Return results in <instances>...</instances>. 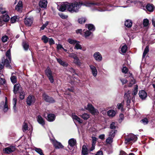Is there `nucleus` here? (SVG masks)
<instances>
[{
	"label": "nucleus",
	"instance_id": "f257e3e1",
	"mask_svg": "<svg viewBox=\"0 0 155 155\" xmlns=\"http://www.w3.org/2000/svg\"><path fill=\"white\" fill-rule=\"evenodd\" d=\"M83 5L87 7H90L93 11L97 10L103 12L106 10L103 9L100 7L101 5H105V4L103 2H86L83 3L82 2H75L72 3H69L68 11L72 13L78 12L81 6Z\"/></svg>",
	"mask_w": 155,
	"mask_h": 155
},
{
	"label": "nucleus",
	"instance_id": "f03ea898",
	"mask_svg": "<svg viewBox=\"0 0 155 155\" xmlns=\"http://www.w3.org/2000/svg\"><path fill=\"white\" fill-rule=\"evenodd\" d=\"M137 140V137L133 134H129L125 137V143L126 144H129L134 142Z\"/></svg>",
	"mask_w": 155,
	"mask_h": 155
},
{
	"label": "nucleus",
	"instance_id": "7ed1b4c3",
	"mask_svg": "<svg viewBox=\"0 0 155 155\" xmlns=\"http://www.w3.org/2000/svg\"><path fill=\"white\" fill-rule=\"evenodd\" d=\"M45 73L51 83H53L54 81L53 73L49 68H47L45 71Z\"/></svg>",
	"mask_w": 155,
	"mask_h": 155
},
{
	"label": "nucleus",
	"instance_id": "20e7f679",
	"mask_svg": "<svg viewBox=\"0 0 155 155\" xmlns=\"http://www.w3.org/2000/svg\"><path fill=\"white\" fill-rule=\"evenodd\" d=\"M85 108L89 110L93 114L97 115L99 113L98 110L94 108L93 106L90 104H88L87 107H85Z\"/></svg>",
	"mask_w": 155,
	"mask_h": 155
},
{
	"label": "nucleus",
	"instance_id": "39448f33",
	"mask_svg": "<svg viewBox=\"0 0 155 155\" xmlns=\"http://www.w3.org/2000/svg\"><path fill=\"white\" fill-rule=\"evenodd\" d=\"M5 103L4 101H2L0 103V109L3 110L5 112H7L8 110V108L7 105V97H5Z\"/></svg>",
	"mask_w": 155,
	"mask_h": 155
},
{
	"label": "nucleus",
	"instance_id": "423d86ee",
	"mask_svg": "<svg viewBox=\"0 0 155 155\" xmlns=\"http://www.w3.org/2000/svg\"><path fill=\"white\" fill-rule=\"evenodd\" d=\"M36 100L35 97L33 95H29L27 98L26 102L28 106H31L32 104H34Z\"/></svg>",
	"mask_w": 155,
	"mask_h": 155
},
{
	"label": "nucleus",
	"instance_id": "0eeeda50",
	"mask_svg": "<svg viewBox=\"0 0 155 155\" xmlns=\"http://www.w3.org/2000/svg\"><path fill=\"white\" fill-rule=\"evenodd\" d=\"M15 150V146H10L3 149V152L5 154H10L14 152Z\"/></svg>",
	"mask_w": 155,
	"mask_h": 155
},
{
	"label": "nucleus",
	"instance_id": "6e6552de",
	"mask_svg": "<svg viewBox=\"0 0 155 155\" xmlns=\"http://www.w3.org/2000/svg\"><path fill=\"white\" fill-rule=\"evenodd\" d=\"M69 3L67 2L62 4L58 6V8L60 11L63 12L66 9L68 11Z\"/></svg>",
	"mask_w": 155,
	"mask_h": 155
},
{
	"label": "nucleus",
	"instance_id": "1a4fd4ad",
	"mask_svg": "<svg viewBox=\"0 0 155 155\" xmlns=\"http://www.w3.org/2000/svg\"><path fill=\"white\" fill-rule=\"evenodd\" d=\"M51 141L54 147L56 149H58L63 148L64 146L60 142H58L54 140H52Z\"/></svg>",
	"mask_w": 155,
	"mask_h": 155
},
{
	"label": "nucleus",
	"instance_id": "9d476101",
	"mask_svg": "<svg viewBox=\"0 0 155 155\" xmlns=\"http://www.w3.org/2000/svg\"><path fill=\"white\" fill-rule=\"evenodd\" d=\"M42 97L43 99L47 102L53 103L55 102L54 100L52 98L49 97L45 93H44L43 94Z\"/></svg>",
	"mask_w": 155,
	"mask_h": 155
},
{
	"label": "nucleus",
	"instance_id": "9b49d317",
	"mask_svg": "<svg viewBox=\"0 0 155 155\" xmlns=\"http://www.w3.org/2000/svg\"><path fill=\"white\" fill-rule=\"evenodd\" d=\"M42 97L43 99L47 102L53 103L55 102L54 100L52 98L49 97L45 93H44L43 94Z\"/></svg>",
	"mask_w": 155,
	"mask_h": 155
},
{
	"label": "nucleus",
	"instance_id": "f8f14e48",
	"mask_svg": "<svg viewBox=\"0 0 155 155\" xmlns=\"http://www.w3.org/2000/svg\"><path fill=\"white\" fill-rule=\"evenodd\" d=\"M42 97L43 99L47 102L53 103L55 102L54 100L52 98L49 97L45 93H44L43 94Z\"/></svg>",
	"mask_w": 155,
	"mask_h": 155
},
{
	"label": "nucleus",
	"instance_id": "ddd939ff",
	"mask_svg": "<svg viewBox=\"0 0 155 155\" xmlns=\"http://www.w3.org/2000/svg\"><path fill=\"white\" fill-rule=\"evenodd\" d=\"M42 97L43 99L47 102L53 103L55 102L54 100L52 98L49 97L45 93H44L43 94Z\"/></svg>",
	"mask_w": 155,
	"mask_h": 155
},
{
	"label": "nucleus",
	"instance_id": "4468645a",
	"mask_svg": "<svg viewBox=\"0 0 155 155\" xmlns=\"http://www.w3.org/2000/svg\"><path fill=\"white\" fill-rule=\"evenodd\" d=\"M42 97L43 99L47 102L53 103L55 102L54 100L52 98L49 97L45 93H44L43 94Z\"/></svg>",
	"mask_w": 155,
	"mask_h": 155
},
{
	"label": "nucleus",
	"instance_id": "2eb2a0df",
	"mask_svg": "<svg viewBox=\"0 0 155 155\" xmlns=\"http://www.w3.org/2000/svg\"><path fill=\"white\" fill-rule=\"evenodd\" d=\"M89 67L92 75L95 77L97 74V71L96 67L92 64L89 65Z\"/></svg>",
	"mask_w": 155,
	"mask_h": 155
},
{
	"label": "nucleus",
	"instance_id": "dca6fc26",
	"mask_svg": "<svg viewBox=\"0 0 155 155\" xmlns=\"http://www.w3.org/2000/svg\"><path fill=\"white\" fill-rule=\"evenodd\" d=\"M76 143V140L74 138H71L69 139L68 141V148L70 150H71L73 147L75 146Z\"/></svg>",
	"mask_w": 155,
	"mask_h": 155
},
{
	"label": "nucleus",
	"instance_id": "f3484780",
	"mask_svg": "<svg viewBox=\"0 0 155 155\" xmlns=\"http://www.w3.org/2000/svg\"><path fill=\"white\" fill-rule=\"evenodd\" d=\"M93 56L94 59L97 61H100L102 60V55L98 52H95Z\"/></svg>",
	"mask_w": 155,
	"mask_h": 155
},
{
	"label": "nucleus",
	"instance_id": "a211bd4d",
	"mask_svg": "<svg viewBox=\"0 0 155 155\" xmlns=\"http://www.w3.org/2000/svg\"><path fill=\"white\" fill-rule=\"evenodd\" d=\"M88 146L87 145H84L82 147V155H87L88 154V152L89 151L88 149Z\"/></svg>",
	"mask_w": 155,
	"mask_h": 155
},
{
	"label": "nucleus",
	"instance_id": "6ab92c4d",
	"mask_svg": "<svg viewBox=\"0 0 155 155\" xmlns=\"http://www.w3.org/2000/svg\"><path fill=\"white\" fill-rule=\"evenodd\" d=\"M72 117L74 122H78L80 124L83 123L82 120L78 117L75 114L72 113Z\"/></svg>",
	"mask_w": 155,
	"mask_h": 155
},
{
	"label": "nucleus",
	"instance_id": "aec40b11",
	"mask_svg": "<svg viewBox=\"0 0 155 155\" xmlns=\"http://www.w3.org/2000/svg\"><path fill=\"white\" fill-rule=\"evenodd\" d=\"M130 94V91H128L127 93H125L124 95V98L126 101L127 105H129L130 102L131 97H130L129 95Z\"/></svg>",
	"mask_w": 155,
	"mask_h": 155
},
{
	"label": "nucleus",
	"instance_id": "412c9836",
	"mask_svg": "<svg viewBox=\"0 0 155 155\" xmlns=\"http://www.w3.org/2000/svg\"><path fill=\"white\" fill-rule=\"evenodd\" d=\"M48 2L47 0H40L39 7L41 8H45L47 7Z\"/></svg>",
	"mask_w": 155,
	"mask_h": 155
},
{
	"label": "nucleus",
	"instance_id": "4be33fe9",
	"mask_svg": "<svg viewBox=\"0 0 155 155\" xmlns=\"http://www.w3.org/2000/svg\"><path fill=\"white\" fill-rule=\"evenodd\" d=\"M33 19L30 18H25V19L24 22L25 25L28 26H30L33 23Z\"/></svg>",
	"mask_w": 155,
	"mask_h": 155
},
{
	"label": "nucleus",
	"instance_id": "5701e85b",
	"mask_svg": "<svg viewBox=\"0 0 155 155\" xmlns=\"http://www.w3.org/2000/svg\"><path fill=\"white\" fill-rule=\"evenodd\" d=\"M3 23L4 22H7L9 20L10 18L8 15L5 14V15H2L0 17Z\"/></svg>",
	"mask_w": 155,
	"mask_h": 155
},
{
	"label": "nucleus",
	"instance_id": "b1692460",
	"mask_svg": "<svg viewBox=\"0 0 155 155\" xmlns=\"http://www.w3.org/2000/svg\"><path fill=\"white\" fill-rule=\"evenodd\" d=\"M140 97L142 99H145L147 97V94L144 90L140 91L139 93Z\"/></svg>",
	"mask_w": 155,
	"mask_h": 155
},
{
	"label": "nucleus",
	"instance_id": "393cba45",
	"mask_svg": "<svg viewBox=\"0 0 155 155\" xmlns=\"http://www.w3.org/2000/svg\"><path fill=\"white\" fill-rule=\"evenodd\" d=\"M107 114L109 117H113L115 115L116 111L114 110H110L107 111Z\"/></svg>",
	"mask_w": 155,
	"mask_h": 155
},
{
	"label": "nucleus",
	"instance_id": "a878e982",
	"mask_svg": "<svg viewBox=\"0 0 155 155\" xmlns=\"http://www.w3.org/2000/svg\"><path fill=\"white\" fill-rule=\"evenodd\" d=\"M129 74L130 75L129 77L130 80L128 86L131 87L133 84L135 83L136 81L135 79L133 78L132 74L129 73Z\"/></svg>",
	"mask_w": 155,
	"mask_h": 155
},
{
	"label": "nucleus",
	"instance_id": "bb28decb",
	"mask_svg": "<svg viewBox=\"0 0 155 155\" xmlns=\"http://www.w3.org/2000/svg\"><path fill=\"white\" fill-rule=\"evenodd\" d=\"M146 7L147 11L151 12H153L154 8V6L152 4H147Z\"/></svg>",
	"mask_w": 155,
	"mask_h": 155
},
{
	"label": "nucleus",
	"instance_id": "cd10ccee",
	"mask_svg": "<svg viewBox=\"0 0 155 155\" xmlns=\"http://www.w3.org/2000/svg\"><path fill=\"white\" fill-rule=\"evenodd\" d=\"M55 116L54 114H49L48 115L47 120L50 122L54 121L55 119Z\"/></svg>",
	"mask_w": 155,
	"mask_h": 155
},
{
	"label": "nucleus",
	"instance_id": "c85d7f7f",
	"mask_svg": "<svg viewBox=\"0 0 155 155\" xmlns=\"http://www.w3.org/2000/svg\"><path fill=\"white\" fill-rule=\"evenodd\" d=\"M20 87V85L19 84H16L14 86L13 92L15 94H17L18 91L19 90Z\"/></svg>",
	"mask_w": 155,
	"mask_h": 155
},
{
	"label": "nucleus",
	"instance_id": "c756f323",
	"mask_svg": "<svg viewBox=\"0 0 155 155\" xmlns=\"http://www.w3.org/2000/svg\"><path fill=\"white\" fill-rule=\"evenodd\" d=\"M132 24V21L130 20H127L125 22V25L128 28H130Z\"/></svg>",
	"mask_w": 155,
	"mask_h": 155
},
{
	"label": "nucleus",
	"instance_id": "7c9ffc66",
	"mask_svg": "<svg viewBox=\"0 0 155 155\" xmlns=\"http://www.w3.org/2000/svg\"><path fill=\"white\" fill-rule=\"evenodd\" d=\"M17 99L16 98H13L12 100V103L13 104V109L15 112H16L17 111V108L16 107V105L17 102Z\"/></svg>",
	"mask_w": 155,
	"mask_h": 155
},
{
	"label": "nucleus",
	"instance_id": "2f4dec72",
	"mask_svg": "<svg viewBox=\"0 0 155 155\" xmlns=\"http://www.w3.org/2000/svg\"><path fill=\"white\" fill-rule=\"evenodd\" d=\"M58 62L61 65L64 66L66 67L68 65V64L66 62L62 61L61 59L60 58H56Z\"/></svg>",
	"mask_w": 155,
	"mask_h": 155
},
{
	"label": "nucleus",
	"instance_id": "473e14b6",
	"mask_svg": "<svg viewBox=\"0 0 155 155\" xmlns=\"http://www.w3.org/2000/svg\"><path fill=\"white\" fill-rule=\"evenodd\" d=\"M121 51L122 54L125 53L127 51V45H121L120 47Z\"/></svg>",
	"mask_w": 155,
	"mask_h": 155
},
{
	"label": "nucleus",
	"instance_id": "72a5a7b5",
	"mask_svg": "<svg viewBox=\"0 0 155 155\" xmlns=\"http://www.w3.org/2000/svg\"><path fill=\"white\" fill-rule=\"evenodd\" d=\"M79 115L85 120H87L90 117L89 114L86 113H84L82 115Z\"/></svg>",
	"mask_w": 155,
	"mask_h": 155
},
{
	"label": "nucleus",
	"instance_id": "f704fd0d",
	"mask_svg": "<svg viewBox=\"0 0 155 155\" xmlns=\"http://www.w3.org/2000/svg\"><path fill=\"white\" fill-rule=\"evenodd\" d=\"M86 28H87L89 30L94 31L95 30V27L93 25L89 24L86 25Z\"/></svg>",
	"mask_w": 155,
	"mask_h": 155
},
{
	"label": "nucleus",
	"instance_id": "c9c22d12",
	"mask_svg": "<svg viewBox=\"0 0 155 155\" xmlns=\"http://www.w3.org/2000/svg\"><path fill=\"white\" fill-rule=\"evenodd\" d=\"M10 62L7 59H5L4 61V65H5L6 67L11 69V66L10 64Z\"/></svg>",
	"mask_w": 155,
	"mask_h": 155
},
{
	"label": "nucleus",
	"instance_id": "e433bc0d",
	"mask_svg": "<svg viewBox=\"0 0 155 155\" xmlns=\"http://www.w3.org/2000/svg\"><path fill=\"white\" fill-rule=\"evenodd\" d=\"M22 45L25 51H27L28 50L29 48V45L25 41H23L22 42Z\"/></svg>",
	"mask_w": 155,
	"mask_h": 155
},
{
	"label": "nucleus",
	"instance_id": "4c0bfd02",
	"mask_svg": "<svg viewBox=\"0 0 155 155\" xmlns=\"http://www.w3.org/2000/svg\"><path fill=\"white\" fill-rule=\"evenodd\" d=\"M74 62L75 64L79 66H81L82 64L80 60L77 56L74 59Z\"/></svg>",
	"mask_w": 155,
	"mask_h": 155
},
{
	"label": "nucleus",
	"instance_id": "58836bf2",
	"mask_svg": "<svg viewBox=\"0 0 155 155\" xmlns=\"http://www.w3.org/2000/svg\"><path fill=\"white\" fill-rule=\"evenodd\" d=\"M74 48L77 50H81L82 49L81 46L80 44V42L78 41L75 44Z\"/></svg>",
	"mask_w": 155,
	"mask_h": 155
},
{
	"label": "nucleus",
	"instance_id": "ea45409f",
	"mask_svg": "<svg viewBox=\"0 0 155 155\" xmlns=\"http://www.w3.org/2000/svg\"><path fill=\"white\" fill-rule=\"evenodd\" d=\"M18 16H15L12 17L10 19V21L12 23H14L16 22V21H18Z\"/></svg>",
	"mask_w": 155,
	"mask_h": 155
},
{
	"label": "nucleus",
	"instance_id": "a19ab883",
	"mask_svg": "<svg viewBox=\"0 0 155 155\" xmlns=\"http://www.w3.org/2000/svg\"><path fill=\"white\" fill-rule=\"evenodd\" d=\"M49 38L45 35H44L41 38V39L44 43H47L48 41Z\"/></svg>",
	"mask_w": 155,
	"mask_h": 155
},
{
	"label": "nucleus",
	"instance_id": "79ce46f5",
	"mask_svg": "<svg viewBox=\"0 0 155 155\" xmlns=\"http://www.w3.org/2000/svg\"><path fill=\"white\" fill-rule=\"evenodd\" d=\"M6 56L8 57L10 60L11 61V50L9 49L7 50L6 53Z\"/></svg>",
	"mask_w": 155,
	"mask_h": 155
},
{
	"label": "nucleus",
	"instance_id": "37998d69",
	"mask_svg": "<svg viewBox=\"0 0 155 155\" xmlns=\"http://www.w3.org/2000/svg\"><path fill=\"white\" fill-rule=\"evenodd\" d=\"M116 130H112L109 133V137L113 138L115 135Z\"/></svg>",
	"mask_w": 155,
	"mask_h": 155
},
{
	"label": "nucleus",
	"instance_id": "c03bdc74",
	"mask_svg": "<svg viewBox=\"0 0 155 155\" xmlns=\"http://www.w3.org/2000/svg\"><path fill=\"white\" fill-rule=\"evenodd\" d=\"M11 82L13 84H15L17 82V79L16 76H12L10 78Z\"/></svg>",
	"mask_w": 155,
	"mask_h": 155
},
{
	"label": "nucleus",
	"instance_id": "a18cd8bd",
	"mask_svg": "<svg viewBox=\"0 0 155 155\" xmlns=\"http://www.w3.org/2000/svg\"><path fill=\"white\" fill-rule=\"evenodd\" d=\"M67 53L69 54V57L72 58L74 59L76 58V57L77 56V55L74 53H70L68 52H67Z\"/></svg>",
	"mask_w": 155,
	"mask_h": 155
},
{
	"label": "nucleus",
	"instance_id": "49530a36",
	"mask_svg": "<svg viewBox=\"0 0 155 155\" xmlns=\"http://www.w3.org/2000/svg\"><path fill=\"white\" fill-rule=\"evenodd\" d=\"M83 32L84 33V36L86 38L90 35L91 34V32L88 30H84Z\"/></svg>",
	"mask_w": 155,
	"mask_h": 155
},
{
	"label": "nucleus",
	"instance_id": "de8ad7c7",
	"mask_svg": "<svg viewBox=\"0 0 155 155\" xmlns=\"http://www.w3.org/2000/svg\"><path fill=\"white\" fill-rule=\"evenodd\" d=\"M149 51V47L148 46H147L146 47V48H145L144 50V51L143 55V58H144L146 54Z\"/></svg>",
	"mask_w": 155,
	"mask_h": 155
},
{
	"label": "nucleus",
	"instance_id": "09e8293b",
	"mask_svg": "<svg viewBox=\"0 0 155 155\" xmlns=\"http://www.w3.org/2000/svg\"><path fill=\"white\" fill-rule=\"evenodd\" d=\"M68 41L71 44L75 45L78 41L69 38L68 40Z\"/></svg>",
	"mask_w": 155,
	"mask_h": 155
},
{
	"label": "nucleus",
	"instance_id": "8fccbe9b",
	"mask_svg": "<svg viewBox=\"0 0 155 155\" xmlns=\"http://www.w3.org/2000/svg\"><path fill=\"white\" fill-rule=\"evenodd\" d=\"M113 141V138L110 137H108L106 140V142L107 144H110L112 143Z\"/></svg>",
	"mask_w": 155,
	"mask_h": 155
},
{
	"label": "nucleus",
	"instance_id": "3c124183",
	"mask_svg": "<svg viewBox=\"0 0 155 155\" xmlns=\"http://www.w3.org/2000/svg\"><path fill=\"white\" fill-rule=\"evenodd\" d=\"M138 92V86L137 85L135 86V87L134 88L133 92L132 93V95L133 96L135 95Z\"/></svg>",
	"mask_w": 155,
	"mask_h": 155
},
{
	"label": "nucleus",
	"instance_id": "603ef678",
	"mask_svg": "<svg viewBox=\"0 0 155 155\" xmlns=\"http://www.w3.org/2000/svg\"><path fill=\"white\" fill-rule=\"evenodd\" d=\"M23 7L20 6L16 5L15 7V9L19 12H21Z\"/></svg>",
	"mask_w": 155,
	"mask_h": 155
},
{
	"label": "nucleus",
	"instance_id": "864d4df0",
	"mask_svg": "<svg viewBox=\"0 0 155 155\" xmlns=\"http://www.w3.org/2000/svg\"><path fill=\"white\" fill-rule=\"evenodd\" d=\"M48 21H46L45 23L43 24L42 26L40 28V30L41 31L43 30L45 28L46 26L48 25Z\"/></svg>",
	"mask_w": 155,
	"mask_h": 155
},
{
	"label": "nucleus",
	"instance_id": "5fc2aeb1",
	"mask_svg": "<svg viewBox=\"0 0 155 155\" xmlns=\"http://www.w3.org/2000/svg\"><path fill=\"white\" fill-rule=\"evenodd\" d=\"M28 124L24 122V124L22 126V129L23 131H24L27 130H28Z\"/></svg>",
	"mask_w": 155,
	"mask_h": 155
},
{
	"label": "nucleus",
	"instance_id": "6e6d98bb",
	"mask_svg": "<svg viewBox=\"0 0 155 155\" xmlns=\"http://www.w3.org/2000/svg\"><path fill=\"white\" fill-rule=\"evenodd\" d=\"M25 95V93L23 91L20 93L19 98L21 100H23L24 99Z\"/></svg>",
	"mask_w": 155,
	"mask_h": 155
},
{
	"label": "nucleus",
	"instance_id": "4d7b16f0",
	"mask_svg": "<svg viewBox=\"0 0 155 155\" xmlns=\"http://www.w3.org/2000/svg\"><path fill=\"white\" fill-rule=\"evenodd\" d=\"M39 120V124H41L42 126H44L45 124V122L44 120L41 117H40V116Z\"/></svg>",
	"mask_w": 155,
	"mask_h": 155
},
{
	"label": "nucleus",
	"instance_id": "13d9d810",
	"mask_svg": "<svg viewBox=\"0 0 155 155\" xmlns=\"http://www.w3.org/2000/svg\"><path fill=\"white\" fill-rule=\"evenodd\" d=\"M123 105L122 103L118 104H117V107L119 110H120L122 111H123L124 110L123 108Z\"/></svg>",
	"mask_w": 155,
	"mask_h": 155
},
{
	"label": "nucleus",
	"instance_id": "bf43d9fd",
	"mask_svg": "<svg viewBox=\"0 0 155 155\" xmlns=\"http://www.w3.org/2000/svg\"><path fill=\"white\" fill-rule=\"evenodd\" d=\"M86 21V19L84 18H81L78 19V21L79 23L82 24L84 23Z\"/></svg>",
	"mask_w": 155,
	"mask_h": 155
},
{
	"label": "nucleus",
	"instance_id": "052dcab7",
	"mask_svg": "<svg viewBox=\"0 0 155 155\" xmlns=\"http://www.w3.org/2000/svg\"><path fill=\"white\" fill-rule=\"evenodd\" d=\"M49 44L50 45H52L55 44V42L53 39L52 38H49L48 41Z\"/></svg>",
	"mask_w": 155,
	"mask_h": 155
},
{
	"label": "nucleus",
	"instance_id": "680f3d73",
	"mask_svg": "<svg viewBox=\"0 0 155 155\" xmlns=\"http://www.w3.org/2000/svg\"><path fill=\"white\" fill-rule=\"evenodd\" d=\"M143 24L145 27L147 26L149 24V20L147 19H144Z\"/></svg>",
	"mask_w": 155,
	"mask_h": 155
},
{
	"label": "nucleus",
	"instance_id": "e2e57ef3",
	"mask_svg": "<svg viewBox=\"0 0 155 155\" xmlns=\"http://www.w3.org/2000/svg\"><path fill=\"white\" fill-rule=\"evenodd\" d=\"M110 128L111 129H114L116 128V125L114 122H112L110 125Z\"/></svg>",
	"mask_w": 155,
	"mask_h": 155
},
{
	"label": "nucleus",
	"instance_id": "0e129e2a",
	"mask_svg": "<svg viewBox=\"0 0 155 155\" xmlns=\"http://www.w3.org/2000/svg\"><path fill=\"white\" fill-rule=\"evenodd\" d=\"M141 121L144 125L147 124L148 122V120L146 118H144L143 119H142L141 120Z\"/></svg>",
	"mask_w": 155,
	"mask_h": 155
},
{
	"label": "nucleus",
	"instance_id": "69168bd1",
	"mask_svg": "<svg viewBox=\"0 0 155 155\" xmlns=\"http://www.w3.org/2000/svg\"><path fill=\"white\" fill-rule=\"evenodd\" d=\"M59 15L60 17L62 19H65L68 18L67 15H64L62 13L59 14Z\"/></svg>",
	"mask_w": 155,
	"mask_h": 155
},
{
	"label": "nucleus",
	"instance_id": "338daca9",
	"mask_svg": "<svg viewBox=\"0 0 155 155\" xmlns=\"http://www.w3.org/2000/svg\"><path fill=\"white\" fill-rule=\"evenodd\" d=\"M8 39V37L6 36H5L2 37V40L3 42H5L7 41Z\"/></svg>",
	"mask_w": 155,
	"mask_h": 155
},
{
	"label": "nucleus",
	"instance_id": "774afa93",
	"mask_svg": "<svg viewBox=\"0 0 155 155\" xmlns=\"http://www.w3.org/2000/svg\"><path fill=\"white\" fill-rule=\"evenodd\" d=\"M6 83L5 80L2 78H0V84L3 85Z\"/></svg>",
	"mask_w": 155,
	"mask_h": 155
}]
</instances>
